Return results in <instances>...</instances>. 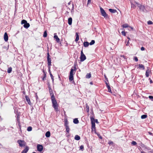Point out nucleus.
Listing matches in <instances>:
<instances>
[{
  "instance_id": "f257e3e1",
  "label": "nucleus",
  "mask_w": 153,
  "mask_h": 153,
  "mask_svg": "<svg viewBox=\"0 0 153 153\" xmlns=\"http://www.w3.org/2000/svg\"><path fill=\"white\" fill-rule=\"evenodd\" d=\"M51 100L53 108L56 111H58V104L56 100L55 97H52V98H51Z\"/></svg>"
},
{
  "instance_id": "f03ea898",
  "label": "nucleus",
  "mask_w": 153,
  "mask_h": 153,
  "mask_svg": "<svg viewBox=\"0 0 153 153\" xmlns=\"http://www.w3.org/2000/svg\"><path fill=\"white\" fill-rule=\"evenodd\" d=\"M91 129L92 131H93V129H94V131H95V133H96V132L95 130V119L94 117H91Z\"/></svg>"
},
{
  "instance_id": "7ed1b4c3",
  "label": "nucleus",
  "mask_w": 153,
  "mask_h": 153,
  "mask_svg": "<svg viewBox=\"0 0 153 153\" xmlns=\"http://www.w3.org/2000/svg\"><path fill=\"white\" fill-rule=\"evenodd\" d=\"M17 142L20 147L25 146L26 145V143L24 140H18Z\"/></svg>"
},
{
  "instance_id": "20e7f679",
  "label": "nucleus",
  "mask_w": 153,
  "mask_h": 153,
  "mask_svg": "<svg viewBox=\"0 0 153 153\" xmlns=\"http://www.w3.org/2000/svg\"><path fill=\"white\" fill-rule=\"evenodd\" d=\"M100 12L102 16L105 18H107L108 17V15L106 14L104 10L101 7H100Z\"/></svg>"
},
{
  "instance_id": "39448f33",
  "label": "nucleus",
  "mask_w": 153,
  "mask_h": 153,
  "mask_svg": "<svg viewBox=\"0 0 153 153\" xmlns=\"http://www.w3.org/2000/svg\"><path fill=\"white\" fill-rule=\"evenodd\" d=\"M74 71V69L71 68L70 73V76H69V79L70 81H72L74 79L73 78V71Z\"/></svg>"
},
{
  "instance_id": "423d86ee",
  "label": "nucleus",
  "mask_w": 153,
  "mask_h": 153,
  "mask_svg": "<svg viewBox=\"0 0 153 153\" xmlns=\"http://www.w3.org/2000/svg\"><path fill=\"white\" fill-rule=\"evenodd\" d=\"M86 57L85 55L84 54L82 50L81 52V56L80 57V61L83 62L86 59Z\"/></svg>"
},
{
  "instance_id": "0eeeda50",
  "label": "nucleus",
  "mask_w": 153,
  "mask_h": 153,
  "mask_svg": "<svg viewBox=\"0 0 153 153\" xmlns=\"http://www.w3.org/2000/svg\"><path fill=\"white\" fill-rule=\"evenodd\" d=\"M50 55L49 53H47V60L48 61V67H50V66L51 65V58H50Z\"/></svg>"
},
{
  "instance_id": "6e6552de",
  "label": "nucleus",
  "mask_w": 153,
  "mask_h": 153,
  "mask_svg": "<svg viewBox=\"0 0 153 153\" xmlns=\"http://www.w3.org/2000/svg\"><path fill=\"white\" fill-rule=\"evenodd\" d=\"M135 3H136V4H137L138 7H139L140 10L143 12L144 11V10L145 9V8L144 6L141 5L140 4H139L136 2H135Z\"/></svg>"
},
{
  "instance_id": "1a4fd4ad",
  "label": "nucleus",
  "mask_w": 153,
  "mask_h": 153,
  "mask_svg": "<svg viewBox=\"0 0 153 153\" xmlns=\"http://www.w3.org/2000/svg\"><path fill=\"white\" fill-rule=\"evenodd\" d=\"M37 150L40 152L42 151L43 149V147L41 145L38 144L37 146Z\"/></svg>"
},
{
  "instance_id": "9d476101",
  "label": "nucleus",
  "mask_w": 153,
  "mask_h": 153,
  "mask_svg": "<svg viewBox=\"0 0 153 153\" xmlns=\"http://www.w3.org/2000/svg\"><path fill=\"white\" fill-rule=\"evenodd\" d=\"M4 38L5 41L7 42L8 40V36L6 32L4 33Z\"/></svg>"
},
{
  "instance_id": "9b49d317",
  "label": "nucleus",
  "mask_w": 153,
  "mask_h": 153,
  "mask_svg": "<svg viewBox=\"0 0 153 153\" xmlns=\"http://www.w3.org/2000/svg\"><path fill=\"white\" fill-rule=\"evenodd\" d=\"M48 71L50 75L51 76V79L52 80V81L53 82L54 81V77L51 71L50 67H48Z\"/></svg>"
},
{
  "instance_id": "f8f14e48",
  "label": "nucleus",
  "mask_w": 153,
  "mask_h": 153,
  "mask_svg": "<svg viewBox=\"0 0 153 153\" xmlns=\"http://www.w3.org/2000/svg\"><path fill=\"white\" fill-rule=\"evenodd\" d=\"M26 100L27 101V102L30 105H31V103L30 101V100L29 97L27 96H25Z\"/></svg>"
},
{
  "instance_id": "ddd939ff",
  "label": "nucleus",
  "mask_w": 153,
  "mask_h": 153,
  "mask_svg": "<svg viewBox=\"0 0 153 153\" xmlns=\"http://www.w3.org/2000/svg\"><path fill=\"white\" fill-rule=\"evenodd\" d=\"M123 28H127V27H128V28H130L131 29H133V28L132 27H131L130 26H129V25L127 24H123Z\"/></svg>"
},
{
  "instance_id": "4468645a",
  "label": "nucleus",
  "mask_w": 153,
  "mask_h": 153,
  "mask_svg": "<svg viewBox=\"0 0 153 153\" xmlns=\"http://www.w3.org/2000/svg\"><path fill=\"white\" fill-rule=\"evenodd\" d=\"M29 149V148L27 146H26L25 148L22 152L21 153H27Z\"/></svg>"
},
{
  "instance_id": "2eb2a0df",
  "label": "nucleus",
  "mask_w": 153,
  "mask_h": 153,
  "mask_svg": "<svg viewBox=\"0 0 153 153\" xmlns=\"http://www.w3.org/2000/svg\"><path fill=\"white\" fill-rule=\"evenodd\" d=\"M49 92L50 94V95L51 96V98H52L53 97H55L54 96L53 94V91L52 89H50V90H49Z\"/></svg>"
},
{
  "instance_id": "dca6fc26",
  "label": "nucleus",
  "mask_w": 153,
  "mask_h": 153,
  "mask_svg": "<svg viewBox=\"0 0 153 153\" xmlns=\"http://www.w3.org/2000/svg\"><path fill=\"white\" fill-rule=\"evenodd\" d=\"M54 38L56 39V40L57 42L59 43V42L60 39L57 35H54Z\"/></svg>"
},
{
  "instance_id": "f3484780",
  "label": "nucleus",
  "mask_w": 153,
  "mask_h": 153,
  "mask_svg": "<svg viewBox=\"0 0 153 153\" xmlns=\"http://www.w3.org/2000/svg\"><path fill=\"white\" fill-rule=\"evenodd\" d=\"M109 11L112 13H115L117 12V11L116 10L112 9H109Z\"/></svg>"
},
{
  "instance_id": "a211bd4d",
  "label": "nucleus",
  "mask_w": 153,
  "mask_h": 153,
  "mask_svg": "<svg viewBox=\"0 0 153 153\" xmlns=\"http://www.w3.org/2000/svg\"><path fill=\"white\" fill-rule=\"evenodd\" d=\"M72 19L71 17L68 19V24L69 25H71L72 23Z\"/></svg>"
},
{
  "instance_id": "6ab92c4d",
  "label": "nucleus",
  "mask_w": 153,
  "mask_h": 153,
  "mask_svg": "<svg viewBox=\"0 0 153 153\" xmlns=\"http://www.w3.org/2000/svg\"><path fill=\"white\" fill-rule=\"evenodd\" d=\"M150 72V71L149 69H147L146 72V77H148L149 76V73Z\"/></svg>"
},
{
  "instance_id": "aec40b11",
  "label": "nucleus",
  "mask_w": 153,
  "mask_h": 153,
  "mask_svg": "<svg viewBox=\"0 0 153 153\" xmlns=\"http://www.w3.org/2000/svg\"><path fill=\"white\" fill-rule=\"evenodd\" d=\"M138 68L139 69H142L143 70L145 69L144 66L143 64H139V65Z\"/></svg>"
},
{
  "instance_id": "412c9836",
  "label": "nucleus",
  "mask_w": 153,
  "mask_h": 153,
  "mask_svg": "<svg viewBox=\"0 0 153 153\" xmlns=\"http://www.w3.org/2000/svg\"><path fill=\"white\" fill-rule=\"evenodd\" d=\"M50 132L49 131H47L45 133V135L46 137H48L50 136Z\"/></svg>"
},
{
  "instance_id": "4be33fe9",
  "label": "nucleus",
  "mask_w": 153,
  "mask_h": 153,
  "mask_svg": "<svg viewBox=\"0 0 153 153\" xmlns=\"http://www.w3.org/2000/svg\"><path fill=\"white\" fill-rule=\"evenodd\" d=\"M74 139L76 140H78L80 139V137L79 135H76L75 136Z\"/></svg>"
},
{
  "instance_id": "5701e85b",
  "label": "nucleus",
  "mask_w": 153,
  "mask_h": 153,
  "mask_svg": "<svg viewBox=\"0 0 153 153\" xmlns=\"http://www.w3.org/2000/svg\"><path fill=\"white\" fill-rule=\"evenodd\" d=\"M84 46L85 47H88L89 45V43L87 42H84L83 43Z\"/></svg>"
},
{
  "instance_id": "b1692460",
  "label": "nucleus",
  "mask_w": 153,
  "mask_h": 153,
  "mask_svg": "<svg viewBox=\"0 0 153 153\" xmlns=\"http://www.w3.org/2000/svg\"><path fill=\"white\" fill-rule=\"evenodd\" d=\"M24 27L26 28H27L30 26V24L28 23H26L23 25Z\"/></svg>"
},
{
  "instance_id": "393cba45",
  "label": "nucleus",
  "mask_w": 153,
  "mask_h": 153,
  "mask_svg": "<svg viewBox=\"0 0 153 153\" xmlns=\"http://www.w3.org/2000/svg\"><path fill=\"white\" fill-rule=\"evenodd\" d=\"M73 122L74 123L77 124L79 123V121L77 118H75L73 120Z\"/></svg>"
},
{
  "instance_id": "a878e982",
  "label": "nucleus",
  "mask_w": 153,
  "mask_h": 153,
  "mask_svg": "<svg viewBox=\"0 0 153 153\" xmlns=\"http://www.w3.org/2000/svg\"><path fill=\"white\" fill-rule=\"evenodd\" d=\"M76 37L75 40V41L77 42L79 40V36L77 33H76Z\"/></svg>"
},
{
  "instance_id": "bb28decb",
  "label": "nucleus",
  "mask_w": 153,
  "mask_h": 153,
  "mask_svg": "<svg viewBox=\"0 0 153 153\" xmlns=\"http://www.w3.org/2000/svg\"><path fill=\"white\" fill-rule=\"evenodd\" d=\"M91 76V74L90 73H88L87 74L86 76V78L89 79Z\"/></svg>"
},
{
  "instance_id": "cd10ccee",
  "label": "nucleus",
  "mask_w": 153,
  "mask_h": 153,
  "mask_svg": "<svg viewBox=\"0 0 153 153\" xmlns=\"http://www.w3.org/2000/svg\"><path fill=\"white\" fill-rule=\"evenodd\" d=\"M17 121L18 123L19 126H20V122L19 117V116H17Z\"/></svg>"
},
{
  "instance_id": "c85d7f7f",
  "label": "nucleus",
  "mask_w": 153,
  "mask_h": 153,
  "mask_svg": "<svg viewBox=\"0 0 153 153\" xmlns=\"http://www.w3.org/2000/svg\"><path fill=\"white\" fill-rule=\"evenodd\" d=\"M12 71V68L11 67H10L8 68L7 72L8 73H10Z\"/></svg>"
},
{
  "instance_id": "c756f323",
  "label": "nucleus",
  "mask_w": 153,
  "mask_h": 153,
  "mask_svg": "<svg viewBox=\"0 0 153 153\" xmlns=\"http://www.w3.org/2000/svg\"><path fill=\"white\" fill-rule=\"evenodd\" d=\"M66 127V131L68 133H69V132L70 128L68 126H65Z\"/></svg>"
},
{
  "instance_id": "7c9ffc66",
  "label": "nucleus",
  "mask_w": 153,
  "mask_h": 153,
  "mask_svg": "<svg viewBox=\"0 0 153 153\" xmlns=\"http://www.w3.org/2000/svg\"><path fill=\"white\" fill-rule=\"evenodd\" d=\"M107 88L108 89V91L110 93H112V91H111V88L110 87V85L109 86H108L107 87Z\"/></svg>"
},
{
  "instance_id": "2f4dec72",
  "label": "nucleus",
  "mask_w": 153,
  "mask_h": 153,
  "mask_svg": "<svg viewBox=\"0 0 153 153\" xmlns=\"http://www.w3.org/2000/svg\"><path fill=\"white\" fill-rule=\"evenodd\" d=\"M27 23V21L25 20H22L21 22V23L22 24H24V25H25V24Z\"/></svg>"
},
{
  "instance_id": "473e14b6",
  "label": "nucleus",
  "mask_w": 153,
  "mask_h": 153,
  "mask_svg": "<svg viewBox=\"0 0 153 153\" xmlns=\"http://www.w3.org/2000/svg\"><path fill=\"white\" fill-rule=\"evenodd\" d=\"M147 117V116L146 115L144 114L141 116V118L142 119H144L146 118Z\"/></svg>"
},
{
  "instance_id": "72a5a7b5",
  "label": "nucleus",
  "mask_w": 153,
  "mask_h": 153,
  "mask_svg": "<svg viewBox=\"0 0 153 153\" xmlns=\"http://www.w3.org/2000/svg\"><path fill=\"white\" fill-rule=\"evenodd\" d=\"M86 110L87 112H88L89 111V107L87 104L86 105Z\"/></svg>"
},
{
  "instance_id": "f704fd0d",
  "label": "nucleus",
  "mask_w": 153,
  "mask_h": 153,
  "mask_svg": "<svg viewBox=\"0 0 153 153\" xmlns=\"http://www.w3.org/2000/svg\"><path fill=\"white\" fill-rule=\"evenodd\" d=\"M27 130L29 131H31L32 130V127L31 126L28 127L27 129Z\"/></svg>"
},
{
  "instance_id": "c9c22d12",
  "label": "nucleus",
  "mask_w": 153,
  "mask_h": 153,
  "mask_svg": "<svg viewBox=\"0 0 153 153\" xmlns=\"http://www.w3.org/2000/svg\"><path fill=\"white\" fill-rule=\"evenodd\" d=\"M95 41L94 40H91V42L89 43V44L90 45H92L94 44L95 43Z\"/></svg>"
},
{
  "instance_id": "e433bc0d",
  "label": "nucleus",
  "mask_w": 153,
  "mask_h": 153,
  "mask_svg": "<svg viewBox=\"0 0 153 153\" xmlns=\"http://www.w3.org/2000/svg\"><path fill=\"white\" fill-rule=\"evenodd\" d=\"M65 126H68V122L67 120H66L65 123Z\"/></svg>"
},
{
  "instance_id": "4c0bfd02",
  "label": "nucleus",
  "mask_w": 153,
  "mask_h": 153,
  "mask_svg": "<svg viewBox=\"0 0 153 153\" xmlns=\"http://www.w3.org/2000/svg\"><path fill=\"white\" fill-rule=\"evenodd\" d=\"M47 33L46 32V31H45L44 32V34H43V36L44 37H46L47 36Z\"/></svg>"
},
{
  "instance_id": "58836bf2",
  "label": "nucleus",
  "mask_w": 153,
  "mask_h": 153,
  "mask_svg": "<svg viewBox=\"0 0 153 153\" xmlns=\"http://www.w3.org/2000/svg\"><path fill=\"white\" fill-rule=\"evenodd\" d=\"M131 144L135 146L137 144V143L134 141H133L131 142Z\"/></svg>"
},
{
  "instance_id": "ea45409f",
  "label": "nucleus",
  "mask_w": 153,
  "mask_h": 153,
  "mask_svg": "<svg viewBox=\"0 0 153 153\" xmlns=\"http://www.w3.org/2000/svg\"><path fill=\"white\" fill-rule=\"evenodd\" d=\"M135 5L132 3H131V7L133 8H135L136 7Z\"/></svg>"
},
{
  "instance_id": "a19ab883",
  "label": "nucleus",
  "mask_w": 153,
  "mask_h": 153,
  "mask_svg": "<svg viewBox=\"0 0 153 153\" xmlns=\"http://www.w3.org/2000/svg\"><path fill=\"white\" fill-rule=\"evenodd\" d=\"M97 135L99 138L101 139H102V136L99 134L98 133H96Z\"/></svg>"
},
{
  "instance_id": "79ce46f5",
  "label": "nucleus",
  "mask_w": 153,
  "mask_h": 153,
  "mask_svg": "<svg viewBox=\"0 0 153 153\" xmlns=\"http://www.w3.org/2000/svg\"><path fill=\"white\" fill-rule=\"evenodd\" d=\"M147 23L148 25H151L152 24L153 22L152 21L149 20L148 21Z\"/></svg>"
},
{
  "instance_id": "37998d69",
  "label": "nucleus",
  "mask_w": 153,
  "mask_h": 153,
  "mask_svg": "<svg viewBox=\"0 0 153 153\" xmlns=\"http://www.w3.org/2000/svg\"><path fill=\"white\" fill-rule=\"evenodd\" d=\"M80 149L81 150H83L84 149V146L83 145H81L80 147Z\"/></svg>"
},
{
  "instance_id": "c03bdc74",
  "label": "nucleus",
  "mask_w": 153,
  "mask_h": 153,
  "mask_svg": "<svg viewBox=\"0 0 153 153\" xmlns=\"http://www.w3.org/2000/svg\"><path fill=\"white\" fill-rule=\"evenodd\" d=\"M121 33L123 35L126 36V32L124 31H122Z\"/></svg>"
},
{
  "instance_id": "a18cd8bd",
  "label": "nucleus",
  "mask_w": 153,
  "mask_h": 153,
  "mask_svg": "<svg viewBox=\"0 0 153 153\" xmlns=\"http://www.w3.org/2000/svg\"><path fill=\"white\" fill-rule=\"evenodd\" d=\"M134 59L135 60V61H136V62H137L138 61V58L137 57H134Z\"/></svg>"
},
{
  "instance_id": "49530a36",
  "label": "nucleus",
  "mask_w": 153,
  "mask_h": 153,
  "mask_svg": "<svg viewBox=\"0 0 153 153\" xmlns=\"http://www.w3.org/2000/svg\"><path fill=\"white\" fill-rule=\"evenodd\" d=\"M45 77H46V74L45 73V75L42 78V80H45Z\"/></svg>"
},
{
  "instance_id": "de8ad7c7",
  "label": "nucleus",
  "mask_w": 153,
  "mask_h": 153,
  "mask_svg": "<svg viewBox=\"0 0 153 153\" xmlns=\"http://www.w3.org/2000/svg\"><path fill=\"white\" fill-rule=\"evenodd\" d=\"M91 0H88L87 5H88V4H89L91 3Z\"/></svg>"
},
{
  "instance_id": "09e8293b",
  "label": "nucleus",
  "mask_w": 153,
  "mask_h": 153,
  "mask_svg": "<svg viewBox=\"0 0 153 153\" xmlns=\"http://www.w3.org/2000/svg\"><path fill=\"white\" fill-rule=\"evenodd\" d=\"M104 77L105 79V80L107 81V82H108V78H107V77H106V75H104Z\"/></svg>"
},
{
  "instance_id": "8fccbe9b",
  "label": "nucleus",
  "mask_w": 153,
  "mask_h": 153,
  "mask_svg": "<svg viewBox=\"0 0 153 153\" xmlns=\"http://www.w3.org/2000/svg\"><path fill=\"white\" fill-rule=\"evenodd\" d=\"M141 50L142 51H144L145 50V48L144 47H142L141 48Z\"/></svg>"
},
{
  "instance_id": "3c124183",
  "label": "nucleus",
  "mask_w": 153,
  "mask_h": 153,
  "mask_svg": "<svg viewBox=\"0 0 153 153\" xmlns=\"http://www.w3.org/2000/svg\"><path fill=\"white\" fill-rule=\"evenodd\" d=\"M149 98L150 99H152L153 98V97L151 96H149Z\"/></svg>"
},
{
  "instance_id": "603ef678",
  "label": "nucleus",
  "mask_w": 153,
  "mask_h": 153,
  "mask_svg": "<svg viewBox=\"0 0 153 153\" xmlns=\"http://www.w3.org/2000/svg\"><path fill=\"white\" fill-rule=\"evenodd\" d=\"M48 88H49V90H50V89H52L51 88V87L50 86V85L49 84V85H48Z\"/></svg>"
},
{
  "instance_id": "864d4df0",
  "label": "nucleus",
  "mask_w": 153,
  "mask_h": 153,
  "mask_svg": "<svg viewBox=\"0 0 153 153\" xmlns=\"http://www.w3.org/2000/svg\"><path fill=\"white\" fill-rule=\"evenodd\" d=\"M105 84H106V85L107 87L108 86H109V83H108L107 82H105Z\"/></svg>"
},
{
  "instance_id": "5fc2aeb1",
  "label": "nucleus",
  "mask_w": 153,
  "mask_h": 153,
  "mask_svg": "<svg viewBox=\"0 0 153 153\" xmlns=\"http://www.w3.org/2000/svg\"><path fill=\"white\" fill-rule=\"evenodd\" d=\"M129 40L128 41V42L127 43V44H126V46H128L129 45Z\"/></svg>"
},
{
  "instance_id": "6e6d98bb",
  "label": "nucleus",
  "mask_w": 153,
  "mask_h": 153,
  "mask_svg": "<svg viewBox=\"0 0 153 153\" xmlns=\"http://www.w3.org/2000/svg\"><path fill=\"white\" fill-rule=\"evenodd\" d=\"M150 83H152L153 82L152 81L151 79H150Z\"/></svg>"
},
{
  "instance_id": "4d7b16f0",
  "label": "nucleus",
  "mask_w": 153,
  "mask_h": 153,
  "mask_svg": "<svg viewBox=\"0 0 153 153\" xmlns=\"http://www.w3.org/2000/svg\"><path fill=\"white\" fill-rule=\"evenodd\" d=\"M113 143L111 141H109V144H112Z\"/></svg>"
},
{
  "instance_id": "13d9d810",
  "label": "nucleus",
  "mask_w": 153,
  "mask_h": 153,
  "mask_svg": "<svg viewBox=\"0 0 153 153\" xmlns=\"http://www.w3.org/2000/svg\"><path fill=\"white\" fill-rule=\"evenodd\" d=\"M149 133L150 135H152V133L151 132H149Z\"/></svg>"
},
{
  "instance_id": "bf43d9fd",
  "label": "nucleus",
  "mask_w": 153,
  "mask_h": 153,
  "mask_svg": "<svg viewBox=\"0 0 153 153\" xmlns=\"http://www.w3.org/2000/svg\"><path fill=\"white\" fill-rule=\"evenodd\" d=\"M95 122H96V123H97L98 122L97 120V119L95 120Z\"/></svg>"
},
{
  "instance_id": "052dcab7",
  "label": "nucleus",
  "mask_w": 153,
  "mask_h": 153,
  "mask_svg": "<svg viewBox=\"0 0 153 153\" xmlns=\"http://www.w3.org/2000/svg\"><path fill=\"white\" fill-rule=\"evenodd\" d=\"M72 6H73V7H72V10H73V9H74V4H72Z\"/></svg>"
},
{
  "instance_id": "680f3d73",
  "label": "nucleus",
  "mask_w": 153,
  "mask_h": 153,
  "mask_svg": "<svg viewBox=\"0 0 153 153\" xmlns=\"http://www.w3.org/2000/svg\"><path fill=\"white\" fill-rule=\"evenodd\" d=\"M127 38L128 39L129 41L130 40V39L129 37H127Z\"/></svg>"
},
{
  "instance_id": "e2e57ef3",
  "label": "nucleus",
  "mask_w": 153,
  "mask_h": 153,
  "mask_svg": "<svg viewBox=\"0 0 153 153\" xmlns=\"http://www.w3.org/2000/svg\"><path fill=\"white\" fill-rule=\"evenodd\" d=\"M36 99H37V98H38V96H37V95L36 94Z\"/></svg>"
},
{
  "instance_id": "0e129e2a",
  "label": "nucleus",
  "mask_w": 153,
  "mask_h": 153,
  "mask_svg": "<svg viewBox=\"0 0 153 153\" xmlns=\"http://www.w3.org/2000/svg\"><path fill=\"white\" fill-rule=\"evenodd\" d=\"M90 84H91V85H92L93 84V83L92 82H90Z\"/></svg>"
},
{
  "instance_id": "69168bd1",
  "label": "nucleus",
  "mask_w": 153,
  "mask_h": 153,
  "mask_svg": "<svg viewBox=\"0 0 153 153\" xmlns=\"http://www.w3.org/2000/svg\"><path fill=\"white\" fill-rule=\"evenodd\" d=\"M141 153H145L144 152H141Z\"/></svg>"
},
{
  "instance_id": "338daca9",
  "label": "nucleus",
  "mask_w": 153,
  "mask_h": 153,
  "mask_svg": "<svg viewBox=\"0 0 153 153\" xmlns=\"http://www.w3.org/2000/svg\"><path fill=\"white\" fill-rule=\"evenodd\" d=\"M70 4H71V2H69V3H68V5H70Z\"/></svg>"
},
{
  "instance_id": "774afa93",
  "label": "nucleus",
  "mask_w": 153,
  "mask_h": 153,
  "mask_svg": "<svg viewBox=\"0 0 153 153\" xmlns=\"http://www.w3.org/2000/svg\"><path fill=\"white\" fill-rule=\"evenodd\" d=\"M128 29L129 30H131L132 29H131L130 28H128Z\"/></svg>"
}]
</instances>
